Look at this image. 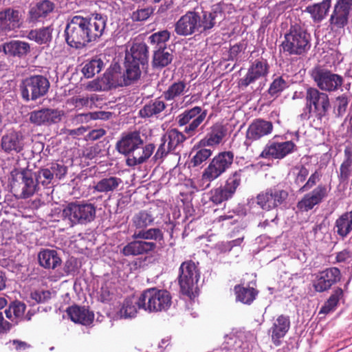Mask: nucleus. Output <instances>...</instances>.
Returning <instances> with one entry per match:
<instances>
[{
    "label": "nucleus",
    "mask_w": 352,
    "mask_h": 352,
    "mask_svg": "<svg viewBox=\"0 0 352 352\" xmlns=\"http://www.w3.org/2000/svg\"><path fill=\"white\" fill-rule=\"evenodd\" d=\"M287 87V82L282 77H277L270 84L267 94L271 98H276Z\"/></svg>",
    "instance_id": "obj_52"
},
{
    "label": "nucleus",
    "mask_w": 352,
    "mask_h": 352,
    "mask_svg": "<svg viewBox=\"0 0 352 352\" xmlns=\"http://www.w3.org/2000/svg\"><path fill=\"white\" fill-rule=\"evenodd\" d=\"M321 175L319 172L315 171L310 175L307 182L300 188L301 191H306L312 188L320 179Z\"/></svg>",
    "instance_id": "obj_61"
},
{
    "label": "nucleus",
    "mask_w": 352,
    "mask_h": 352,
    "mask_svg": "<svg viewBox=\"0 0 352 352\" xmlns=\"http://www.w3.org/2000/svg\"><path fill=\"white\" fill-rule=\"evenodd\" d=\"M233 195H234L224 186L223 187H219L212 190L210 199L213 203L219 204L232 198Z\"/></svg>",
    "instance_id": "obj_50"
},
{
    "label": "nucleus",
    "mask_w": 352,
    "mask_h": 352,
    "mask_svg": "<svg viewBox=\"0 0 352 352\" xmlns=\"http://www.w3.org/2000/svg\"><path fill=\"white\" fill-rule=\"evenodd\" d=\"M296 148L292 141L274 142L270 141L264 147L259 157L264 159L281 160L292 153Z\"/></svg>",
    "instance_id": "obj_17"
},
{
    "label": "nucleus",
    "mask_w": 352,
    "mask_h": 352,
    "mask_svg": "<svg viewBox=\"0 0 352 352\" xmlns=\"http://www.w3.org/2000/svg\"><path fill=\"white\" fill-rule=\"evenodd\" d=\"M243 170L239 169L232 173L227 179L225 186L234 195L237 188L240 186L242 177H243Z\"/></svg>",
    "instance_id": "obj_49"
},
{
    "label": "nucleus",
    "mask_w": 352,
    "mask_h": 352,
    "mask_svg": "<svg viewBox=\"0 0 352 352\" xmlns=\"http://www.w3.org/2000/svg\"><path fill=\"white\" fill-rule=\"evenodd\" d=\"M236 300L243 304L250 305L255 299L258 292L252 287H244L239 285L234 288Z\"/></svg>",
    "instance_id": "obj_40"
},
{
    "label": "nucleus",
    "mask_w": 352,
    "mask_h": 352,
    "mask_svg": "<svg viewBox=\"0 0 352 352\" xmlns=\"http://www.w3.org/2000/svg\"><path fill=\"white\" fill-rule=\"evenodd\" d=\"M3 50L6 54L22 58L30 52V44L27 42L14 40L3 45Z\"/></svg>",
    "instance_id": "obj_31"
},
{
    "label": "nucleus",
    "mask_w": 352,
    "mask_h": 352,
    "mask_svg": "<svg viewBox=\"0 0 352 352\" xmlns=\"http://www.w3.org/2000/svg\"><path fill=\"white\" fill-rule=\"evenodd\" d=\"M269 73V65L265 60H256L248 69L246 74L239 80V86L246 88L258 80L264 79Z\"/></svg>",
    "instance_id": "obj_16"
},
{
    "label": "nucleus",
    "mask_w": 352,
    "mask_h": 352,
    "mask_svg": "<svg viewBox=\"0 0 352 352\" xmlns=\"http://www.w3.org/2000/svg\"><path fill=\"white\" fill-rule=\"evenodd\" d=\"M281 47L289 55H302L310 48V36L300 26H292L285 35Z\"/></svg>",
    "instance_id": "obj_5"
},
{
    "label": "nucleus",
    "mask_w": 352,
    "mask_h": 352,
    "mask_svg": "<svg viewBox=\"0 0 352 352\" xmlns=\"http://www.w3.org/2000/svg\"><path fill=\"white\" fill-rule=\"evenodd\" d=\"M1 146L6 153H19L24 146L23 137L19 132L10 131L2 136Z\"/></svg>",
    "instance_id": "obj_24"
},
{
    "label": "nucleus",
    "mask_w": 352,
    "mask_h": 352,
    "mask_svg": "<svg viewBox=\"0 0 352 352\" xmlns=\"http://www.w3.org/2000/svg\"><path fill=\"white\" fill-rule=\"evenodd\" d=\"M12 309L13 310V315L16 320L23 317L26 306L23 302H14L11 304Z\"/></svg>",
    "instance_id": "obj_60"
},
{
    "label": "nucleus",
    "mask_w": 352,
    "mask_h": 352,
    "mask_svg": "<svg viewBox=\"0 0 352 352\" xmlns=\"http://www.w3.org/2000/svg\"><path fill=\"white\" fill-rule=\"evenodd\" d=\"M350 11L334 6V9L330 17V23L334 28H343L348 23Z\"/></svg>",
    "instance_id": "obj_44"
},
{
    "label": "nucleus",
    "mask_w": 352,
    "mask_h": 352,
    "mask_svg": "<svg viewBox=\"0 0 352 352\" xmlns=\"http://www.w3.org/2000/svg\"><path fill=\"white\" fill-rule=\"evenodd\" d=\"M348 104V98L344 96H341L336 98L335 112L338 116L344 115L346 111Z\"/></svg>",
    "instance_id": "obj_58"
},
{
    "label": "nucleus",
    "mask_w": 352,
    "mask_h": 352,
    "mask_svg": "<svg viewBox=\"0 0 352 352\" xmlns=\"http://www.w3.org/2000/svg\"><path fill=\"white\" fill-rule=\"evenodd\" d=\"M288 197L287 191L277 187H271L261 191L256 196V204L263 210H270L283 204Z\"/></svg>",
    "instance_id": "obj_14"
},
{
    "label": "nucleus",
    "mask_w": 352,
    "mask_h": 352,
    "mask_svg": "<svg viewBox=\"0 0 352 352\" xmlns=\"http://www.w3.org/2000/svg\"><path fill=\"white\" fill-rule=\"evenodd\" d=\"M187 84L184 81H177L171 84L168 89L163 92V97L166 101L179 100L182 96L188 91Z\"/></svg>",
    "instance_id": "obj_34"
},
{
    "label": "nucleus",
    "mask_w": 352,
    "mask_h": 352,
    "mask_svg": "<svg viewBox=\"0 0 352 352\" xmlns=\"http://www.w3.org/2000/svg\"><path fill=\"white\" fill-rule=\"evenodd\" d=\"M234 154L230 151H224L217 155L204 169L201 179L210 182L224 173L232 164Z\"/></svg>",
    "instance_id": "obj_11"
},
{
    "label": "nucleus",
    "mask_w": 352,
    "mask_h": 352,
    "mask_svg": "<svg viewBox=\"0 0 352 352\" xmlns=\"http://www.w3.org/2000/svg\"><path fill=\"white\" fill-rule=\"evenodd\" d=\"M340 278V272L338 268H329L320 274L314 284V287L317 292H324L329 289Z\"/></svg>",
    "instance_id": "obj_25"
},
{
    "label": "nucleus",
    "mask_w": 352,
    "mask_h": 352,
    "mask_svg": "<svg viewBox=\"0 0 352 352\" xmlns=\"http://www.w3.org/2000/svg\"><path fill=\"white\" fill-rule=\"evenodd\" d=\"M154 9L149 6L141 9H138L131 14V19L134 21H142L148 19L153 13Z\"/></svg>",
    "instance_id": "obj_55"
},
{
    "label": "nucleus",
    "mask_w": 352,
    "mask_h": 352,
    "mask_svg": "<svg viewBox=\"0 0 352 352\" xmlns=\"http://www.w3.org/2000/svg\"><path fill=\"white\" fill-rule=\"evenodd\" d=\"M105 134L106 131L103 129H94L87 135V140L95 141L101 138Z\"/></svg>",
    "instance_id": "obj_64"
},
{
    "label": "nucleus",
    "mask_w": 352,
    "mask_h": 352,
    "mask_svg": "<svg viewBox=\"0 0 352 352\" xmlns=\"http://www.w3.org/2000/svg\"><path fill=\"white\" fill-rule=\"evenodd\" d=\"M290 327V321L287 316L281 315L274 322L272 331V339L276 345L280 344L279 340L284 337Z\"/></svg>",
    "instance_id": "obj_32"
},
{
    "label": "nucleus",
    "mask_w": 352,
    "mask_h": 352,
    "mask_svg": "<svg viewBox=\"0 0 352 352\" xmlns=\"http://www.w3.org/2000/svg\"><path fill=\"white\" fill-rule=\"evenodd\" d=\"M331 0H323L322 2L309 6L306 11L309 12L313 20L316 22H320L327 16L331 7Z\"/></svg>",
    "instance_id": "obj_36"
},
{
    "label": "nucleus",
    "mask_w": 352,
    "mask_h": 352,
    "mask_svg": "<svg viewBox=\"0 0 352 352\" xmlns=\"http://www.w3.org/2000/svg\"><path fill=\"white\" fill-rule=\"evenodd\" d=\"M107 17L96 13L88 17L75 15L67 20L65 38L67 44L81 49L89 43L97 41L104 34Z\"/></svg>",
    "instance_id": "obj_1"
},
{
    "label": "nucleus",
    "mask_w": 352,
    "mask_h": 352,
    "mask_svg": "<svg viewBox=\"0 0 352 352\" xmlns=\"http://www.w3.org/2000/svg\"><path fill=\"white\" fill-rule=\"evenodd\" d=\"M96 207L88 202H70L63 210V216L72 225H86L96 218Z\"/></svg>",
    "instance_id": "obj_4"
},
{
    "label": "nucleus",
    "mask_w": 352,
    "mask_h": 352,
    "mask_svg": "<svg viewBox=\"0 0 352 352\" xmlns=\"http://www.w3.org/2000/svg\"><path fill=\"white\" fill-rule=\"evenodd\" d=\"M166 104L160 98L149 101L140 110V116L144 118H158L159 115L166 109Z\"/></svg>",
    "instance_id": "obj_33"
},
{
    "label": "nucleus",
    "mask_w": 352,
    "mask_h": 352,
    "mask_svg": "<svg viewBox=\"0 0 352 352\" xmlns=\"http://www.w3.org/2000/svg\"><path fill=\"white\" fill-rule=\"evenodd\" d=\"M55 8V4L50 0H41L35 4L30 5L26 21L35 24L41 21L52 13Z\"/></svg>",
    "instance_id": "obj_20"
},
{
    "label": "nucleus",
    "mask_w": 352,
    "mask_h": 352,
    "mask_svg": "<svg viewBox=\"0 0 352 352\" xmlns=\"http://www.w3.org/2000/svg\"><path fill=\"white\" fill-rule=\"evenodd\" d=\"M102 81L109 87L128 85L124 78V73L116 69L106 72L102 78Z\"/></svg>",
    "instance_id": "obj_42"
},
{
    "label": "nucleus",
    "mask_w": 352,
    "mask_h": 352,
    "mask_svg": "<svg viewBox=\"0 0 352 352\" xmlns=\"http://www.w3.org/2000/svg\"><path fill=\"white\" fill-rule=\"evenodd\" d=\"M31 298L37 303H42L50 298V292L48 291H35L31 293Z\"/></svg>",
    "instance_id": "obj_62"
},
{
    "label": "nucleus",
    "mask_w": 352,
    "mask_h": 352,
    "mask_svg": "<svg viewBox=\"0 0 352 352\" xmlns=\"http://www.w3.org/2000/svg\"><path fill=\"white\" fill-rule=\"evenodd\" d=\"M234 154L230 151H224L217 155L204 169L201 179L210 182L224 173L232 164Z\"/></svg>",
    "instance_id": "obj_10"
},
{
    "label": "nucleus",
    "mask_w": 352,
    "mask_h": 352,
    "mask_svg": "<svg viewBox=\"0 0 352 352\" xmlns=\"http://www.w3.org/2000/svg\"><path fill=\"white\" fill-rule=\"evenodd\" d=\"M72 103L77 108L88 107L89 108V100L88 96H78L72 98Z\"/></svg>",
    "instance_id": "obj_63"
},
{
    "label": "nucleus",
    "mask_w": 352,
    "mask_h": 352,
    "mask_svg": "<svg viewBox=\"0 0 352 352\" xmlns=\"http://www.w3.org/2000/svg\"><path fill=\"white\" fill-rule=\"evenodd\" d=\"M156 247L153 241L134 239L123 248L122 253L126 256L144 254L154 251Z\"/></svg>",
    "instance_id": "obj_26"
},
{
    "label": "nucleus",
    "mask_w": 352,
    "mask_h": 352,
    "mask_svg": "<svg viewBox=\"0 0 352 352\" xmlns=\"http://www.w3.org/2000/svg\"><path fill=\"white\" fill-rule=\"evenodd\" d=\"M212 154V151L209 148H201L197 151L191 159L193 166H198L206 161Z\"/></svg>",
    "instance_id": "obj_54"
},
{
    "label": "nucleus",
    "mask_w": 352,
    "mask_h": 352,
    "mask_svg": "<svg viewBox=\"0 0 352 352\" xmlns=\"http://www.w3.org/2000/svg\"><path fill=\"white\" fill-rule=\"evenodd\" d=\"M217 13L197 7L186 12L175 24L177 35L188 36L194 34L206 36L216 24Z\"/></svg>",
    "instance_id": "obj_2"
},
{
    "label": "nucleus",
    "mask_w": 352,
    "mask_h": 352,
    "mask_svg": "<svg viewBox=\"0 0 352 352\" xmlns=\"http://www.w3.org/2000/svg\"><path fill=\"white\" fill-rule=\"evenodd\" d=\"M173 58V55L170 49L160 47L154 50L152 64L153 67L162 68L169 65Z\"/></svg>",
    "instance_id": "obj_37"
},
{
    "label": "nucleus",
    "mask_w": 352,
    "mask_h": 352,
    "mask_svg": "<svg viewBox=\"0 0 352 352\" xmlns=\"http://www.w3.org/2000/svg\"><path fill=\"white\" fill-rule=\"evenodd\" d=\"M66 311L73 322L82 325H89L94 319V313L85 307L71 306L67 309Z\"/></svg>",
    "instance_id": "obj_28"
},
{
    "label": "nucleus",
    "mask_w": 352,
    "mask_h": 352,
    "mask_svg": "<svg viewBox=\"0 0 352 352\" xmlns=\"http://www.w3.org/2000/svg\"><path fill=\"white\" fill-rule=\"evenodd\" d=\"M124 73L127 85H129L140 78L141 75L140 65L138 63L126 61V71Z\"/></svg>",
    "instance_id": "obj_48"
},
{
    "label": "nucleus",
    "mask_w": 352,
    "mask_h": 352,
    "mask_svg": "<svg viewBox=\"0 0 352 352\" xmlns=\"http://www.w3.org/2000/svg\"><path fill=\"white\" fill-rule=\"evenodd\" d=\"M38 261L41 267L48 270H54L61 264V259L54 250H41L38 254Z\"/></svg>",
    "instance_id": "obj_30"
},
{
    "label": "nucleus",
    "mask_w": 352,
    "mask_h": 352,
    "mask_svg": "<svg viewBox=\"0 0 352 352\" xmlns=\"http://www.w3.org/2000/svg\"><path fill=\"white\" fill-rule=\"evenodd\" d=\"M329 189L325 185H318L312 191L306 194L298 202V207L304 211L311 210L328 195Z\"/></svg>",
    "instance_id": "obj_22"
},
{
    "label": "nucleus",
    "mask_w": 352,
    "mask_h": 352,
    "mask_svg": "<svg viewBox=\"0 0 352 352\" xmlns=\"http://www.w3.org/2000/svg\"><path fill=\"white\" fill-rule=\"evenodd\" d=\"M186 139V138L183 133L176 129L168 130L162 137V140H163L173 151L181 147Z\"/></svg>",
    "instance_id": "obj_39"
},
{
    "label": "nucleus",
    "mask_w": 352,
    "mask_h": 352,
    "mask_svg": "<svg viewBox=\"0 0 352 352\" xmlns=\"http://www.w3.org/2000/svg\"><path fill=\"white\" fill-rule=\"evenodd\" d=\"M48 168L50 169V171L53 175V177L54 178L55 176L58 179L63 177L67 170L65 166L58 163H52Z\"/></svg>",
    "instance_id": "obj_59"
},
{
    "label": "nucleus",
    "mask_w": 352,
    "mask_h": 352,
    "mask_svg": "<svg viewBox=\"0 0 352 352\" xmlns=\"http://www.w3.org/2000/svg\"><path fill=\"white\" fill-rule=\"evenodd\" d=\"M161 142L160 145L153 157V160L159 164L162 162L168 153L173 151L163 140L161 139Z\"/></svg>",
    "instance_id": "obj_56"
},
{
    "label": "nucleus",
    "mask_w": 352,
    "mask_h": 352,
    "mask_svg": "<svg viewBox=\"0 0 352 352\" xmlns=\"http://www.w3.org/2000/svg\"><path fill=\"white\" fill-rule=\"evenodd\" d=\"M311 76L317 87L322 91H336L343 83V78L341 76L320 67L314 68Z\"/></svg>",
    "instance_id": "obj_12"
},
{
    "label": "nucleus",
    "mask_w": 352,
    "mask_h": 352,
    "mask_svg": "<svg viewBox=\"0 0 352 352\" xmlns=\"http://www.w3.org/2000/svg\"><path fill=\"white\" fill-rule=\"evenodd\" d=\"M342 295V289L338 288L337 289H336L333 294L329 297L327 301L322 307L320 311V314H328L331 311L334 310Z\"/></svg>",
    "instance_id": "obj_51"
},
{
    "label": "nucleus",
    "mask_w": 352,
    "mask_h": 352,
    "mask_svg": "<svg viewBox=\"0 0 352 352\" xmlns=\"http://www.w3.org/2000/svg\"><path fill=\"white\" fill-rule=\"evenodd\" d=\"M12 188L21 199L32 196L38 189L34 174L28 170L14 169L11 172Z\"/></svg>",
    "instance_id": "obj_7"
},
{
    "label": "nucleus",
    "mask_w": 352,
    "mask_h": 352,
    "mask_svg": "<svg viewBox=\"0 0 352 352\" xmlns=\"http://www.w3.org/2000/svg\"><path fill=\"white\" fill-rule=\"evenodd\" d=\"M50 88V82L41 75H34L23 80L21 85V96L25 101L36 100L44 96Z\"/></svg>",
    "instance_id": "obj_9"
},
{
    "label": "nucleus",
    "mask_w": 352,
    "mask_h": 352,
    "mask_svg": "<svg viewBox=\"0 0 352 352\" xmlns=\"http://www.w3.org/2000/svg\"><path fill=\"white\" fill-rule=\"evenodd\" d=\"M273 131V124L271 122L263 119L254 120L248 126L246 131L245 145L248 147L252 142L270 135Z\"/></svg>",
    "instance_id": "obj_19"
},
{
    "label": "nucleus",
    "mask_w": 352,
    "mask_h": 352,
    "mask_svg": "<svg viewBox=\"0 0 352 352\" xmlns=\"http://www.w3.org/2000/svg\"><path fill=\"white\" fill-rule=\"evenodd\" d=\"M104 66L103 61L100 58H96L85 63L82 72L86 78H92L96 74H98Z\"/></svg>",
    "instance_id": "obj_46"
},
{
    "label": "nucleus",
    "mask_w": 352,
    "mask_h": 352,
    "mask_svg": "<svg viewBox=\"0 0 352 352\" xmlns=\"http://www.w3.org/2000/svg\"><path fill=\"white\" fill-rule=\"evenodd\" d=\"M144 310L149 313L167 310L171 305L170 293L164 289L151 288L141 294Z\"/></svg>",
    "instance_id": "obj_8"
},
{
    "label": "nucleus",
    "mask_w": 352,
    "mask_h": 352,
    "mask_svg": "<svg viewBox=\"0 0 352 352\" xmlns=\"http://www.w3.org/2000/svg\"><path fill=\"white\" fill-rule=\"evenodd\" d=\"M133 239L154 240L161 241L163 240V233L159 228H150L141 230H135L132 235Z\"/></svg>",
    "instance_id": "obj_45"
},
{
    "label": "nucleus",
    "mask_w": 352,
    "mask_h": 352,
    "mask_svg": "<svg viewBox=\"0 0 352 352\" xmlns=\"http://www.w3.org/2000/svg\"><path fill=\"white\" fill-rule=\"evenodd\" d=\"M143 135L139 131H133L123 133L120 139L117 142V151L124 155H129L126 164L135 166L145 162L153 153L155 145L147 144L144 146Z\"/></svg>",
    "instance_id": "obj_3"
},
{
    "label": "nucleus",
    "mask_w": 352,
    "mask_h": 352,
    "mask_svg": "<svg viewBox=\"0 0 352 352\" xmlns=\"http://www.w3.org/2000/svg\"><path fill=\"white\" fill-rule=\"evenodd\" d=\"M131 221L132 226L135 228V230H141L151 225L154 221V217L151 212L142 210L136 213Z\"/></svg>",
    "instance_id": "obj_43"
},
{
    "label": "nucleus",
    "mask_w": 352,
    "mask_h": 352,
    "mask_svg": "<svg viewBox=\"0 0 352 352\" xmlns=\"http://www.w3.org/2000/svg\"><path fill=\"white\" fill-rule=\"evenodd\" d=\"M334 229L342 238L349 234L352 231V210L343 213L336 219Z\"/></svg>",
    "instance_id": "obj_35"
},
{
    "label": "nucleus",
    "mask_w": 352,
    "mask_h": 352,
    "mask_svg": "<svg viewBox=\"0 0 352 352\" xmlns=\"http://www.w3.org/2000/svg\"><path fill=\"white\" fill-rule=\"evenodd\" d=\"M148 47L145 43H135L131 46L130 51L126 53L125 59L127 63H138L143 67L148 63Z\"/></svg>",
    "instance_id": "obj_27"
},
{
    "label": "nucleus",
    "mask_w": 352,
    "mask_h": 352,
    "mask_svg": "<svg viewBox=\"0 0 352 352\" xmlns=\"http://www.w3.org/2000/svg\"><path fill=\"white\" fill-rule=\"evenodd\" d=\"M199 277V271L194 262H183L179 267V283L183 294L190 296Z\"/></svg>",
    "instance_id": "obj_15"
},
{
    "label": "nucleus",
    "mask_w": 352,
    "mask_h": 352,
    "mask_svg": "<svg viewBox=\"0 0 352 352\" xmlns=\"http://www.w3.org/2000/svg\"><path fill=\"white\" fill-rule=\"evenodd\" d=\"M34 177L38 184H41L43 186L52 183L54 179L53 175L48 167L39 170L35 173Z\"/></svg>",
    "instance_id": "obj_53"
},
{
    "label": "nucleus",
    "mask_w": 352,
    "mask_h": 352,
    "mask_svg": "<svg viewBox=\"0 0 352 352\" xmlns=\"http://www.w3.org/2000/svg\"><path fill=\"white\" fill-rule=\"evenodd\" d=\"M226 135V130L221 124H215L212 127V130L207 136L200 141V144L204 146H214L219 144Z\"/></svg>",
    "instance_id": "obj_41"
},
{
    "label": "nucleus",
    "mask_w": 352,
    "mask_h": 352,
    "mask_svg": "<svg viewBox=\"0 0 352 352\" xmlns=\"http://www.w3.org/2000/svg\"><path fill=\"white\" fill-rule=\"evenodd\" d=\"M170 33L166 30H162L153 33L148 37L150 43L153 45L154 50L159 49L160 47H166V43L169 40Z\"/></svg>",
    "instance_id": "obj_47"
},
{
    "label": "nucleus",
    "mask_w": 352,
    "mask_h": 352,
    "mask_svg": "<svg viewBox=\"0 0 352 352\" xmlns=\"http://www.w3.org/2000/svg\"><path fill=\"white\" fill-rule=\"evenodd\" d=\"M207 111L200 107H195L179 114L176 120L180 126H185L184 131L188 137L195 135L199 126L204 122Z\"/></svg>",
    "instance_id": "obj_13"
},
{
    "label": "nucleus",
    "mask_w": 352,
    "mask_h": 352,
    "mask_svg": "<svg viewBox=\"0 0 352 352\" xmlns=\"http://www.w3.org/2000/svg\"><path fill=\"white\" fill-rule=\"evenodd\" d=\"M144 305L141 294L126 298L117 314L118 316L124 319L135 318L139 309L144 310Z\"/></svg>",
    "instance_id": "obj_23"
},
{
    "label": "nucleus",
    "mask_w": 352,
    "mask_h": 352,
    "mask_svg": "<svg viewBox=\"0 0 352 352\" xmlns=\"http://www.w3.org/2000/svg\"><path fill=\"white\" fill-rule=\"evenodd\" d=\"M53 28L51 26L30 30L27 38L38 44H46L52 38Z\"/></svg>",
    "instance_id": "obj_38"
},
{
    "label": "nucleus",
    "mask_w": 352,
    "mask_h": 352,
    "mask_svg": "<svg viewBox=\"0 0 352 352\" xmlns=\"http://www.w3.org/2000/svg\"><path fill=\"white\" fill-rule=\"evenodd\" d=\"M122 179L116 176H108L94 183L93 189L100 193H111L117 190L122 184Z\"/></svg>",
    "instance_id": "obj_29"
},
{
    "label": "nucleus",
    "mask_w": 352,
    "mask_h": 352,
    "mask_svg": "<svg viewBox=\"0 0 352 352\" xmlns=\"http://www.w3.org/2000/svg\"><path fill=\"white\" fill-rule=\"evenodd\" d=\"M64 112L63 111L44 108L30 113V122L36 126L51 125L61 121Z\"/></svg>",
    "instance_id": "obj_18"
},
{
    "label": "nucleus",
    "mask_w": 352,
    "mask_h": 352,
    "mask_svg": "<svg viewBox=\"0 0 352 352\" xmlns=\"http://www.w3.org/2000/svg\"><path fill=\"white\" fill-rule=\"evenodd\" d=\"M22 18L21 12L13 8L0 11V31L8 32L21 28Z\"/></svg>",
    "instance_id": "obj_21"
},
{
    "label": "nucleus",
    "mask_w": 352,
    "mask_h": 352,
    "mask_svg": "<svg viewBox=\"0 0 352 352\" xmlns=\"http://www.w3.org/2000/svg\"><path fill=\"white\" fill-rule=\"evenodd\" d=\"M352 166V159L348 156L346 159L342 163L340 168L339 177L341 180H346L351 173V167Z\"/></svg>",
    "instance_id": "obj_57"
},
{
    "label": "nucleus",
    "mask_w": 352,
    "mask_h": 352,
    "mask_svg": "<svg viewBox=\"0 0 352 352\" xmlns=\"http://www.w3.org/2000/svg\"><path fill=\"white\" fill-rule=\"evenodd\" d=\"M305 101V112L301 114V117L304 118H309L311 111H314L316 116L321 119L327 115L330 108L329 96L316 87L307 88Z\"/></svg>",
    "instance_id": "obj_6"
}]
</instances>
